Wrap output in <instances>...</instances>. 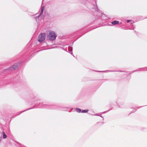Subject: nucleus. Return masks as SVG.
Instances as JSON below:
<instances>
[{
    "mask_svg": "<svg viewBox=\"0 0 147 147\" xmlns=\"http://www.w3.org/2000/svg\"><path fill=\"white\" fill-rule=\"evenodd\" d=\"M52 104H45L43 102H38V101H37V103L35 104L34 105V106L33 107H31L30 108H29L28 109H27L25 110L22 111L18 115H17V116L18 115H20L21 113L26 111L27 110H29L30 109L36 108L37 107H41L43 108H46L47 109H51L49 108V106L53 105Z\"/></svg>",
    "mask_w": 147,
    "mask_h": 147,
    "instance_id": "obj_1",
    "label": "nucleus"
},
{
    "mask_svg": "<svg viewBox=\"0 0 147 147\" xmlns=\"http://www.w3.org/2000/svg\"><path fill=\"white\" fill-rule=\"evenodd\" d=\"M49 108L52 110H57L60 111H67L69 112H71L72 109L69 107H65L64 106H59L55 104H53V105L49 106Z\"/></svg>",
    "mask_w": 147,
    "mask_h": 147,
    "instance_id": "obj_2",
    "label": "nucleus"
},
{
    "mask_svg": "<svg viewBox=\"0 0 147 147\" xmlns=\"http://www.w3.org/2000/svg\"><path fill=\"white\" fill-rule=\"evenodd\" d=\"M57 36L55 32L52 30L49 31L47 35V40L50 41H53L55 40Z\"/></svg>",
    "mask_w": 147,
    "mask_h": 147,
    "instance_id": "obj_3",
    "label": "nucleus"
},
{
    "mask_svg": "<svg viewBox=\"0 0 147 147\" xmlns=\"http://www.w3.org/2000/svg\"><path fill=\"white\" fill-rule=\"evenodd\" d=\"M90 5H87V7L89 8L94 9L97 11H100L98 8L96 4V1L93 0V1L90 3Z\"/></svg>",
    "mask_w": 147,
    "mask_h": 147,
    "instance_id": "obj_4",
    "label": "nucleus"
},
{
    "mask_svg": "<svg viewBox=\"0 0 147 147\" xmlns=\"http://www.w3.org/2000/svg\"><path fill=\"white\" fill-rule=\"evenodd\" d=\"M46 33H42L40 34L38 38V40L40 43L44 41L46 38Z\"/></svg>",
    "mask_w": 147,
    "mask_h": 147,
    "instance_id": "obj_5",
    "label": "nucleus"
},
{
    "mask_svg": "<svg viewBox=\"0 0 147 147\" xmlns=\"http://www.w3.org/2000/svg\"><path fill=\"white\" fill-rule=\"evenodd\" d=\"M20 63H15L14 64L13 66L10 67L8 69H7V70H11L12 71L13 69L16 70L18 69V66L20 65Z\"/></svg>",
    "mask_w": 147,
    "mask_h": 147,
    "instance_id": "obj_6",
    "label": "nucleus"
},
{
    "mask_svg": "<svg viewBox=\"0 0 147 147\" xmlns=\"http://www.w3.org/2000/svg\"><path fill=\"white\" fill-rule=\"evenodd\" d=\"M96 71V72H115V71H120L121 72H123V71H116L111 70H107L103 71Z\"/></svg>",
    "mask_w": 147,
    "mask_h": 147,
    "instance_id": "obj_7",
    "label": "nucleus"
},
{
    "mask_svg": "<svg viewBox=\"0 0 147 147\" xmlns=\"http://www.w3.org/2000/svg\"><path fill=\"white\" fill-rule=\"evenodd\" d=\"M119 21H118L115 20L111 22V24L113 25H115L116 24H119Z\"/></svg>",
    "mask_w": 147,
    "mask_h": 147,
    "instance_id": "obj_8",
    "label": "nucleus"
},
{
    "mask_svg": "<svg viewBox=\"0 0 147 147\" xmlns=\"http://www.w3.org/2000/svg\"><path fill=\"white\" fill-rule=\"evenodd\" d=\"M117 104L119 106V107L120 108H122L123 107H122V105L123 104V102H120L119 103L117 102H116Z\"/></svg>",
    "mask_w": 147,
    "mask_h": 147,
    "instance_id": "obj_9",
    "label": "nucleus"
},
{
    "mask_svg": "<svg viewBox=\"0 0 147 147\" xmlns=\"http://www.w3.org/2000/svg\"><path fill=\"white\" fill-rule=\"evenodd\" d=\"M44 8H45L44 6H42L41 7V12L39 14L40 16H41L42 14V13L43 12L44 10Z\"/></svg>",
    "mask_w": 147,
    "mask_h": 147,
    "instance_id": "obj_10",
    "label": "nucleus"
},
{
    "mask_svg": "<svg viewBox=\"0 0 147 147\" xmlns=\"http://www.w3.org/2000/svg\"><path fill=\"white\" fill-rule=\"evenodd\" d=\"M144 68L145 69H146L145 70H145V71H147V67H145ZM143 68H140L139 69H137V70H135L134 71H143L144 70H143L142 69Z\"/></svg>",
    "mask_w": 147,
    "mask_h": 147,
    "instance_id": "obj_11",
    "label": "nucleus"
},
{
    "mask_svg": "<svg viewBox=\"0 0 147 147\" xmlns=\"http://www.w3.org/2000/svg\"><path fill=\"white\" fill-rule=\"evenodd\" d=\"M76 110L78 113H81L82 112V110L81 109L79 108H76Z\"/></svg>",
    "mask_w": 147,
    "mask_h": 147,
    "instance_id": "obj_12",
    "label": "nucleus"
},
{
    "mask_svg": "<svg viewBox=\"0 0 147 147\" xmlns=\"http://www.w3.org/2000/svg\"><path fill=\"white\" fill-rule=\"evenodd\" d=\"M2 134H3V139H5L7 137V135L5 134V132L4 131L2 132Z\"/></svg>",
    "mask_w": 147,
    "mask_h": 147,
    "instance_id": "obj_13",
    "label": "nucleus"
},
{
    "mask_svg": "<svg viewBox=\"0 0 147 147\" xmlns=\"http://www.w3.org/2000/svg\"><path fill=\"white\" fill-rule=\"evenodd\" d=\"M16 142L18 144V145L17 146L18 147H24V146L21 144L17 142Z\"/></svg>",
    "mask_w": 147,
    "mask_h": 147,
    "instance_id": "obj_14",
    "label": "nucleus"
},
{
    "mask_svg": "<svg viewBox=\"0 0 147 147\" xmlns=\"http://www.w3.org/2000/svg\"><path fill=\"white\" fill-rule=\"evenodd\" d=\"M88 111V109H86L82 110L81 113H87Z\"/></svg>",
    "mask_w": 147,
    "mask_h": 147,
    "instance_id": "obj_15",
    "label": "nucleus"
},
{
    "mask_svg": "<svg viewBox=\"0 0 147 147\" xmlns=\"http://www.w3.org/2000/svg\"><path fill=\"white\" fill-rule=\"evenodd\" d=\"M40 16L39 15L38 16H36L35 18V19L36 20V22H37L39 20V18L40 17Z\"/></svg>",
    "mask_w": 147,
    "mask_h": 147,
    "instance_id": "obj_16",
    "label": "nucleus"
},
{
    "mask_svg": "<svg viewBox=\"0 0 147 147\" xmlns=\"http://www.w3.org/2000/svg\"><path fill=\"white\" fill-rule=\"evenodd\" d=\"M73 49L72 47H68V51L70 52H72V51Z\"/></svg>",
    "mask_w": 147,
    "mask_h": 147,
    "instance_id": "obj_17",
    "label": "nucleus"
},
{
    "mask_svg": "<svg viewBox=\"0 0 147 147\" xmlns=\"http://www.w3.org/2000/svg\"><path fill=\"white\" fill-rule=\"evenodd\" d=\"M136 109H134L133 110L132 112H131V113H134L135 112H136Z\"/></svg>",
    "mask_w": 147,
    "mask_h": 147,
    "instance_id": "obj_18",
    "label": "nucleus"
},
{
    "mask_svg": "<svg viewBox=\"0 0 147 147\" xmlns=\"http://www.w3.org/2000/svg\"><path fill=\"white\" fill-rule=\"evenodd\" d=\"M131 21V20H126V22L127 23H129Z\"/></svg>",
    "mask_w": 147,
    "mask_h": 147,
    "instance_id": "obj_19",
    "label": "nucleus"
},
{
    "mask_svg": "<svg viewBox=\"0 0 147 147\" xmlns=\"http://www.w3.org/2000/svg\"><path fill=\"white\" fill-rule=\"evenodd\" d=\"M98 116H99L100 117L102 118H103L102 120H104V119L103 117L102 116V115H99Z\"/></svg>",
    "mask_w": 147,
    "mask_h": 147,
    "instance_id": "obj_20",
    "label": "nucleus"
},
{
    "mask_svg": "<svg viewBox=\"0 0 147 147\" xmlns=\"http://www.w3.org/2000/svg\"><path fill=\"white\" fill-rule=\"evenodd\" d=\"M93 115L98 116V115H99L98 114H96L94 115Z\"/></svg>",
    "mask_w": 147,
    "mask_h": 147,
    "instance_id": "obj_21",
    "label": "nucleus"
},
{
    "mask_svg": "<svg viewBox=\"0 0 147 147\" xmlns=\"http://www.w3.org/2000/svg\"><path fill=\"white\" fill-rule=\"evenodd\" d=\"M71 52H71H70V53L71 55H72L74 57V55H73V53H72V52Z\"/></svg>",
    "mask_w": 147,
    "mask_h": 147,
    "instance_id": "obj_22",
    "label": "nucleus"
},
{
    "mask_svg": "<svg viewBox=\"0 0 147 147\" xmlns=\"http://www.w3.org/2000/svg\"><path fill=\"white\" fill-rule=\"evenodd\" d=\"M144 106H140V107H137V108H141L143 107Z\"/></svg>",
    "mask_w": 147,
    "mask_h": 147,
    "instance_id": "obj_23",
    "label": "nucleus"
},
{
    "mask_svg": "<svg viewBox=\"0 0 147 147\" xmlns=\"http://www.w3.org/2000/svg\"><path fill=\"white\" fill-rule=\"evenodd\" d=\"M110 110H111V109L109 110H108V111H106L104 112H103V113H105V112H108V111H109Z\"/></svg>",
    "mask_w": 147,
    "mask_h": 147,
    "instance_id": "obj_24",
    "label": "nucleus"
},
{
    "mask_svg": "<svg viewBox=\"0 0 147 147\" xmlns=\"http://www.w3.org/2000/svg\"><path fill=\"white\" fill-rule=\"evenodd\" d=\"M101 123H102V124H103V123H104V122H102H102H101Z\"/></svg>",
    "mask_w": 147,
    "mask_h": 147,
    "instance_id": "obj_25",
    "label": "nucleus"
},
{
    "mask_svg": "<svg viewBox=\"0 0 147 147\" xmlns=\"http://www.w3.org/2000/svg\"><path fill=\"white\" fill-rule=\"evenodd\" d=\"M42 50H39V51H41Z\"/></svg>",
    "mask_w": 147,
    "mask_h": 147,
    "instance_id": "obj_26",
    "label": "nucleus"
}]
</instances>
